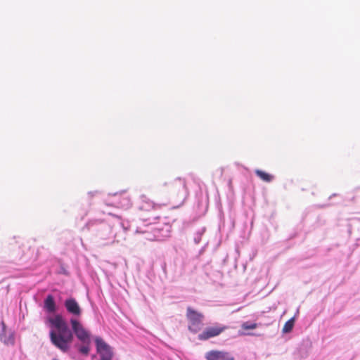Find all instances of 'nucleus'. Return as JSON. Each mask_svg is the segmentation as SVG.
<instances>
[{
  "mask_svg": "<svg viewBox=\"0 0 360 360\" xmlns=\"http://www.w3.org/2000/svg\"><path fill=\"white\" fill-rule=\"evenodd\" d=\"M243 329L247 330H252L257 328V323H250V322H244L241 325Z\"/></svg>",
  "mask_w": 360,
  "mask_h": 360,
  "instance_id": "nucleus-15",
  "label": "nucleus"
},
{
  "mask_svg": "<svg viewBox=\"0 0 360 360\" xmlns=\"http://www.w3.org/2000/svg\"><path fill=\"white\" fill-rule=\"evenodd\" d=\"M163 186H165V191L168 193L171 199L178 203L179 205H181L188 195L186 182L181 178L165 182Z\"/></svg>",
  "mask_w": 360,
  "mask_h": 360,
  "instance_id": "nucleus-2",
  "label": "nucleus"
},
{
  "mask_svg": "<svg viewBox=\"0 0 360 360\" xmlns=\"http://www.w3.org/2000/svg\"><path fill=\"white\" fill-rule=\"evenodd\" d=\"M44 307L49 312H54L56 311V304L52 295H49L44 300Z\"/></svg>",
  "mask_w": 360,
  "mask_h": 360,
  "instance_id": "nucleus-11",
  "label": "nucleus"
},
{
  "mask_svg": "<svg viewBox=\"0 0 360 360\" xmlns=\"http://www.w3.org/2000/svg\"><path fill=\"white\" fill-rule=\"evenodd\" d=\"M79 351L82 354H87L89 352V348L87 347H82L79 349Z\"/></svg>",
  "mask_w": 360,
  "mask_h": 360,
  "instance_id": "nucleus-17",
  "label": "nucleus"
},
{
  "mask_svg": "<svg viewBox=\"0 0 360 360\" xmlns=\"http://www.w3.org/2000/svg\"><path fill=\"white\" fill-rule=\"evenodd\" d=\"M255 174L261 180L265 182H271L274 179L273 175L260 169H256Z\"/></svg>",
  "mask_w": 360,
  "mask_h": 360,
  "instance_id": "nucleus-13",
  "label": "nucleus"
},
{
  "mask_svg": "<svg viewBox=\"0 0 360 360\" xmlns=\"http://www.w3.org/2000/svg\"><path fill=\"white\" fill-rule=\"evenodd\" d=\"M186 317L189 321L188 330L196 333L200 330L202 325L204 315L188 307H187Z\"/></svg>",
  "mask_w": 360,
  "mask_h": 360,
  "instance_id": "nucleus-4",
  "label": "nucleus"
},
{
  "mask_svg": "<svg viewBox=\"0 0 360 360\" xmlns=\"http://www.w3.org/2000/svg\"><path fill=\"white\" fill-rule=\"evenodd\" d=\"M0 340L6 345H13L14 337L10 334L8 337L6 335V328L4 323H0Z\"/></svg>",
  "mask_w": 360,
  "mask_h": 360,
  "instance_id": "nucleus-10",
  "label": "nucleus"
},
{
  "mask_svg": "<svg viewBox=\"0 0 360 360\" xmlns=\"http://www.w3.org/2000/svg\"><path fill=\"white\" fill-rule=\"evenodd\" d=\"M64 304L67 311L72 315L79 316L81 314L80 307L75 299L70 298L66 300Z\"/></svg>",
  "mask_w": 360,
  "mask_h": 360,
  "instance_id": "nucleus-9",
  "label": "nucleus"
},
{
  "mask_svg": "<svg viewBox=\"0 0 360 360\" xmlns=\"http://www.w3.org/2000/svg\"><path fill=\"white\" fill-rule=\"evenodd\" d=\"M96 352L100 355V360H112L113 352L110 346L101 338H94Z\"/></svg>",
  "mask_w": 360,
  "mask_h": 360,
  "instance_id": "nucleus-5",
  "label": "nucleus"
},
{
  "mask_svg": "<svg viewBox=\"0 0 360 360\" xmlns=\"http://www.w3.org/2000/svg\"><path fill=\"white\" fill-rule=\"evenodd\" d=\"M227 328L224 326H215L206 328L201 333L198 335L200 340H207L210 338L219 335Z\"/></svg>",
  "mask_w": 360,
  "mask_h": 360,
  "instance_id": "nucleus-6",
  "label": "nucleus"
},
{
  "mask_svg": "<svg viewBox=\"0 0 360 360\" xmlns=\"http://www.w3.org/2000/svg\"><path fill=\"white\" fill-rule=\"evenodd\" d=\"M139 208L142 211L141 218L144 221L160 218L158 210H160L161 205L149 199H143Z\"/></svg>",
  "mask_w": 360,
  "mask_h": 360,
  "instance_id": "nucleus-3",
  "label": "nucleus"
},
{
  "mask_svg": "<svg viewBox=\"0 0 360 360\" xmlns=\"http://www.w3.org/2000/svg\"><path fill=\"white\" fill-rule=\"evenodd\" d=\"M72 328L75 333L77 338L82 342H86L89 338L88 332L83 328L82 324L76 319L70 320Z\"/></svg>",
  "mask_w": 360,
  "mask_h": 360,
  "instance_id": "nucleus-8",
  "label": "nucleus"
},
{
  "mask_svg": "<svg viewBox=\"0 0 360 360\" xmlns=\"http://www.w3.org/2000/svg\"><path fill=\"white\" fill-rule=\"evenodd\" d=\"M49 321L58 330V333L54 331L50 333L51 342L61 351L67 352L69 345L72 341L73 335L66 322L60 315L50 318Z\"/></svg>",
  "mask_w": 360,
  "mask_h": 360,
  "instance_id": "nucleus-1",
  "label": "nucleus"
},
{
  "mask_svg": "<svg viewBox=\"0 0 360 360\" xmlns=\"http://www.w3.org/2000/svg\"><path fill=\"white\" fill-rule=\"evenodd\" d=\"M207 360H235L234 356L224 350H210L205 354Z\"/></svg>",
  "mask_w": 360,
  "mask_h": 360,
  "instance_id": "nucleus-7",
  "label": "nucleus"
},
{
  "mask_svg": "<svg viewBox=\"0 0 360 360\" xmlns=\"http://www.w3.org/2000/svg\"><path fill=\"white\" fill-rule=\"evenodd\" d=\"M153 231H154V237L153 238H150L149 239L152 240H160V237L161 236L159 234L160 230L155 228V229H154Z\"/></svg>",
  "mask_w": 360,
  "mask_h": 360,
  "instance_id": "nucleus-16",
  "label": "nucleus"
},
{
  "mask_svg": "<svg viewBox=\"0 0 360 360\" xmlns=\"http://www.w3.org/2000/svg\"><path fill=\"white\" fill-rule=\"evenodd\" d=\"M120 200L118 202L117 207L120 208H129L131 205V200L126 194L120 195Z\"/></svg>",
  "mask_w": 360,
  "mask_h": 360,
  "instance_id": "nucleus-12",
  "label": "nucleus"
},
{
  "mask_svg": "<svg viewBox=\"0 0 360 360\" xmlns=\"http://www.w3.org/2000/svg\"><path fill=\"white\" fill-rule=\"evenodd\" d=\"M294 322L295 321L293 318L289 319L287 322H285L282 330L283 333H290L292 330V328L294 326Z\"/></svg>",
  "mask_w": 360,
  "mask_h": 360,
  "instance_id": "nucleus-14",
  "label": "nucleus"
}]
</instances>
